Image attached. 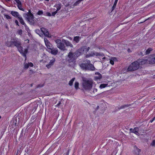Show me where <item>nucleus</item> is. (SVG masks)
<instances>
[{"label": "nucleus", "instance_id": "obj_1", "mask_svg": "<svg viewBox=\"0 0 155 155\" xmlns=\"http://www.w3.org/2000/svg\"><path fill=\"white\" fill-rule=\"evenodd\" d=\"M93 86L92 81L84 80L82 83L83 88L86 90H89L92 88Z\"/></svg>", "mask_w": 155, "mask_h": 155}, {"label": "nucleus", "instance_id": "obj_2", "mask_svg": "<svg viewBox=\"0 0 155 155\" xmlns=\"http://www.w3.org/2000/svg\"><path fill=\"white\" fill-rule=\"evenodd\" d=\"M76 59L77 58L74 55V54L71 51L68 54L67 57L66 59V61L68 63H72L73 64L75 63Z\"/></svg>", "mask_w": 155, "mask_h": 155}, {"label": "nucleus", "instance_id": "obj_3", "mask_svg": "<svg viewBox=\"0 0 155 155\" xmlns=\"http://www.w3.org/2000/svg\"><path fill=\"white\" fill-rule=\"evenodd\" d=\"M12 41L13 47L14 46L16 47L18 51H19L21 49H23L22 46V44L20 40H19L17 38L12 39Z\"/></svg>", "mask_w": 155, "mask_h": 155}, {"label": "nucleus", "instance_id": "obj_4", "mask_svg": "<svg viewBox=\"0 0 155 155\" xmlns=\"http://www.w3.org/2000/svg\"><path fill=\"white\" fill-rule=\"evenodd\" d=\"M139 64L137 61L132 63L127 68V70L129 71H132L136 70L139 68Z\"/></svg>", "mask_w": 155, "mask_h": 155}, {"label": "nucleus", "instance_id": "obj_5", "mask_svg": "<svg viewBox=\"0 0 155 155\" xmlns=\"http://www.w3.org/2000/svg\"><path fill=\"white\" fill-rule=\"evenodd\" d=\"M25 19L28 21L29 24L31 25H35V21L34 19L35 17L34 15H32L30 16H28L26 18H25Z\"/></svg>", "mask_w": 155, "mask_h": 155}, {"label": "nucleus", "instance_id": "obj_6", "mask_svg": "<svg viewBox=\"0 0 155 155\" xmlns=\"http://www.w3.org/2000/svg\"><path fill=\"white\" fill-rule=\"evenodd\" d=\"M87 70L94 71L95 69V68L94 67V65L90 63L91 61H90L88 60L87 61Z\"/></svg>", "mask_w": 155, "mask_h": 155}, {"label": "nucleus", "instance_id": "obj_7", "mask_svg": "<svg viewBox=\"0 0 155 155\" xmlns=\"http://www.w3.org/2000/svg\"><path fill=\"white\" fill-rule=\"evenodd\" d=\"M141 151V150L139 149L135 145L134 146L133 153L134 155H139Z\"/></svg>", "mask_w": 155, "mask_h": 155}, {"label": "nucleus", "instance_id": "obj_8", "mask_svg": "<svg viewBox=\"0 0 155 155\" xmlns=\"http://www.w3.org/2000/svg\"><path fill=\"white\" fill-rule=\"evenodd\" d=\"M56 61L55 58H53L52 59L50 60V62L48 64L46 65V67L48 69L50 68L52 66L54 63Z\"/></svg>", "mask_w": 155, "mask_h": 155}, {"label": "nucleus", "instance_id": "obj_9", "mask_svg": "<svg viewBox=\"0 0 155 155\" xmlns=\"http://www.w3.org/2000/svg\"><path fill=\"white\" fill-rule=\"evenodd\" d=\"M73 54H74V55L75 56L76 58H77L78 57L82 54L83 53L80 48L77 50V51L73 53Z\"/></svg>", "mask_w": 155, "mask_h": 155}, {"label": "nucleus", "instance_id": "obj_10", "mask_svg": "<svg viewBox=\"0 0 155 155\" xmlns=\"http://www.w3.org/2000/svg\"><path fill=\"white\" fill-rule=\"evenodd\" d=\"M57 47L61 50L63 51L67 50V49L66 48L63 42H61L59 45H57Z\"/></svg>", "mask_w": 155, "mask_h": 155}, {"label": "nucleus", "instance_id": "obj_11", "mask_svg": "<svg viewBox=\"0 0 155 155\" xmlns=\"http://www.w3.org/2000/svg\"><path fill=\"white\" fill-rule=\"evenodd\" d=\"M62 41L63 43L65 44V45L67 46H69L71 48L73 47V45L70 42L68 41L65 40L64 39H62Z\"/></svg>", "mask_w": 155, "mask_h": 155}, {"label": "nucleus", "instance_id": "obj_12", "mask_svg": "<svg viewBox=\"0 0 155 155\" xmlns=\"http://www.w3.org/2000/svg\"><path fill=\"white\" fill-rule=\"evenodd\" d=\"M13 123L14 124L15 127L17 126L19 124V117H15L13 119V120H12Z\"/></svg>", "mask_w": 155, "mask_h": 155}, {"label": "nucleus", "instance_id": "obj_13", "mask_svg": "<svg viewBox=\"0 0 155 155\" xmlns=\"http://www.w3.org/2000/svg\"><path fill=\"white\" fill-rule=\"evenodd\" d=\"M80 67L83 70H87V62L86 63H81L79 64Z\"/></svg>", "mask_w": 155, "mask_h": 155}, {"label": "nucleus", "instance_id": "obj_14", "mask_svg": "<svg viewBox=\"0 0 155 155\" xmlns=\"http://www.w3.org/2000/svg\"><path fill=\"white\" fill-rule=\"evenodd\" d=\"M81 51H82V53L83 54L84 52H85L86 53H87L89 50L90 49V48L89 47H87V48L86 46H83L80 48Z\"/></svg>", "mask_w": 155, "mask_h": 155}, {"label": "nucleus", "instance_id": "obj_15", "mask_svg": "<svg viewBox=\"0 0 155 155\" xmlns=\"http://www.w3.org/2000/svg\"><path fill=\"white\" fill-rule=\"evenodd\" d=\"M152 58L149 60V62L150 64H155V54H153L152 55Z\"/></svg>", "mask_w": 155, "mask_h": 155}, {"label": "nucleus", "instance_id": "obj_16", "mask_svg": "<svg viewBox=\"0 0 155 155\" xmlns=\"http://www.w3.org/2000/svg\"><path fill=\"white\" fill-rule=\"evenodd\" d=\"M51 51H50L51 54L56 55L57 54L58 52V49L57 48H52L51 49Z\"/></svg>", "mask_w": 155, "mask_h": 155}, {"label": "nucleus", "instance_id": "obj_17", "mask_svg": "<svg viewBox=\"0 0 155 155\" xmlns=\"http://www.w3.org/2000/svg\"><path fill=\"white\" fill-rule=\"evenodd\" d=\"M18 19L19 21L21 24L24 25L25 27H27V26L24 22L23 18L20 15L18 17Z\"/></svg>", "mask_w": 155, "mask_h": 155}, {"label": "nucleus", "instance_id": "obj_18", "mask_svg": "<svg viewBox=\"0 0 155 155\" xmlns=\"http://www.w3.org/2000/svg\"><path fill=\"white\" fill-rule=\"evenodd\" d=\"M131 105V104H124L123 105H122L119 107H118L117 109H116V110L115 111V112H116V111H118L120 109H124L125 108V107H128L130 106Z\"/></svg>", "mask_w": 155, "mask_h": 155}, {"label": "nucleus", "instance_id": "obj_19", "mask_svg": "<svg viewBox=\"0 0 155 155\" xmlns=\"http://www.w3.org/2000/svg\"><path fill=\"white\" fill-rule=\"evenodd\" d=\"M11 14L14 17H17V18L20 16L19 15V13L18 12L15 11H12L11 12Z\"/></svg>", "mask_w": 155, "mask_h": 155}, {"label": "nucleus", "instance_id": "obj_20", "mask_svg": "<svg viewBox=\"0 0 155 155\" xmlns=\"http://www.w3.org/2000/svg\"><path fill=\"white\" fill-rule=\"evenodd\" d=\"M31 15H33L31 12L30 10H28V12L26 13H24L23 15V16L24 18H26L28 16H30Z\"/></svg>", "mask_w": 155, "mask_h": 155}, {"label": "nucleus", "instance_id": "obj_21", "mask_svg": "<svg viewBox=\"0 0 155 155\" xmlns=\"http://www.w3.org/2000/svg\"><path fill=\"white\" fill-rule=\"evenodd\" d=\"M81 39V38L79 36H76L74 37L73 41H75L76 43H78Z\"/></svg>", "mask_w": 155, "mask_h": 155}, {"label": "nucleus", "instance_id": "obj_22", "mask_svg": "<svg viewBox=\"0 0 155 155\" xmlns=\"http://www.w3.org/2000/svg\"><path fill=\"white\" fill-rule=\"evenodd\" d=\"M61 4L60 3L57 4L55 5V7L57 8L56 11L57 12L61 9Z\"/></svg>", "mask_w": 155, "mask_h": 155}, {"label": "nucleus", "instance_id": "obj_23", "mask_svg": "<svg viewBox=\"0 0 155 155\" xmlns=\"http://www.w3.org/2000/svg\"><path fill=\"white\" fill-rule=\"evenodd\" d=\"M12 41H8L6 43V45L8 47H13Z\"/></svg>", "mask_w": 155, "mask_h": 155}, {"label": "nucleus", "instance_id": "obj_24", "mask_svg": "<svg viewBox=\"0 0 155 155\" xmlns=\"http://www.w3.org/2000/svg\"><path fill=\"white\" fill-rule=\"evenodd\" d=\"M118 1V0H115V2H114V4L113 5L111 8V12H112L114 10V9L116 8V5Z\"/></svg>", "mask_w": 155, "mask_h": 155}, {"label": "nucleus", "instance_id": "obj_25", "mask_svg": "<svg viewBox=\"0 0 155 155\" xmlns=\"http://www.w3.org/2000/svg\"><path fill=\"white\" fill-rule=\"evenodd\" d=\"M153 51V49L151 48H148L145 53V54L147 55L149 54L150 52Z\"/></svg>", "mask_w": 155, "mask_h": 155}, {"label": "nucleus", "instance_id": "obj_26", "mask_svg": "<svg viewBox=\"0 0 155 155\" xmlns=\"http://www.w3.org/2000/svg\"><path fill=\"white\" fill-rule=\"evenodd\" d=\"M36 32L40 36H41L43 35L41 33V30L39 29H36L35 30Z\"/></svg>", "mask_w": 155, "mask_h": 155}, {"label": "nucleus", "instance_id": "obj_27", "mask_svg": "<svg viewBox=\"0 0 155 155\" xmlns=\"http://www.w3.org/2000/svg\"><path fill=\"white\" fill-rule=\"evenodd\" d=\"M45 45H46L47 48L50 49H51L53 47H52V45L50 43V42L48 43L47 44H45Z\"/></svg>", "mask_w": 155, "mask_h": 155}, {"label": "nucleus", "instance_id": "obj_28", "mask_svg": "<svg viewBox=\"0 0 155 155\" xmlns=\"http://www.w3.org/2000/svg\"><path fill=\"white\" fill-rule=\"evenodd\" d=\"M20 3L21 4H18V8L19 9H20V10L22 11H24V9L22 8V4L21 2Z\"/></svg>", "mask_w": 155, "mask_h": 155}, {"label": "nucleus", "instance_id": "obj_29", "mask_svg": "<svg viewBox=\"0 0 155 155\" xmlns=\"http://www.w3.org/2000/svg\"><path fill=\"white\" fill-rule=\"evenodd\" d=\"M75 79V78H72L69 81V84L70 86H71L73 85V84L74 81Z\"/></svg>", "mask_w": 155, "mask_h": 155}, {"label": "nucleus", "instance_id": "obj_30", "mask_svg": "<svg viewBox=\"0 0 155 155\" xmlns=\"http://www.w3.org/2000/svg\"><path fill=\"white\" fill-rule=\"evenodd\" d=\"M41 32H42L43 34H44L45 32H46V31H47L48 30L46 28H41L40 29Z\"/></svg>", "mask_w": 155, "mask_h": 155}, {"label": "nucleus", "instance_id": "obj_31", "mask_svg": "<svg viewBox=\"0 0 155 155\" xmlns=\"http://www.w3.org/2000/svg\"><path fill=\"white\" fill-rule=\"evenodd\" d=\"M44 35L45 36L48 38H50L51 37V35L49 34V33L48 31H46V32L44 34Z\"/></svg>", "mask_w": 155, "mask_h": 155}, {"label": "nucleus", "instance_id": "obj_32", "mask_svg": "<svg viewBox=\"0 0 155 155\" xmlns=\"http://www.w3.org/2000/svg\"><path fill=\"white\" fill-rule=\"evenodd\" d=\"M18 51L22 54V55L24 56H25L26 54L24 53V52H23V49H21Z\"/></svg>", "mask_w": 155, "mask_h": 155}, {"label": "nucleus", "instance_id": "obj_33", "mask_svg": "<svg viewBox=\"0 0 155 155\" xmlns=\"http://www.w3.org/2000/svg\"><path fill=\"white\" fill-rule=\"evenodd\" d=\"M107 85V84H101L100 86V88L101 89L104 88L106 87Z\"/></svg>", "mask_w": 155, "mask_h": 155}, {"label": "nucleus", "instance_id": "obj_34", "mask_svg": "<svg viewBox=\"0 0 155 155\" xmlns=\"http://www.w3.org/2000/svg\"><path fill=\"white\" fill-rule=\"evenodd\" d=\"M83 0H78L74 4V6H76L78 5L81 1Z\"/></svg>", "mask_w": 155, "mask_h": 155}, {"label": "nucleus", "instance_id": "obj_35", "mask_svg": "<svg viewBox=\"0 0 155 155\" xmlns=\"http://www.w3.org/2000/svg\"><path fill=\"white\" fill-rule=\"evenodd\" d=\"M79 83L78 82H75L74 84V87L76 89H77L78 88Z\"/></svg>", "mask_w": 155, "mask_h": 155}, {"label": "nucleus", "instance_id": "obj_36", "mask_svg": "<svg viewBox=\"0 0 155 155\" xmlns=\"http://www.w3.org/2000/svg\"><path fill=\"white\" fill-rule=\"evenodd\" d=\"M134 130H139V128L137 127H135L134 129L132 128H130V132L131 133H133L134 131Z\"/></svg>", "mask_w": 155, "mask_h": 155}, {"label": "nucleus", "instance_id": "obj_37", "mask_svg": "<svg viewBox=\"0 0 155 155\" xmlns=\"http://www.w3.org/2000/svg\"><path fill=\"white\" fill-rule=\"evenodd\" d=\"M56 43L57 44V45H59L61 43V40L60 39H57L55 41Z\"/></svg>", "mask_w": 155, "mask_h": 155}, {"label": "nucleus", "instance_id": "obj_38", "mask_svg": "<svg viewBox=\"0 0 155 155\" xmlns=\"http://www.w3.org/2000/svg\"><path fill=\"white\" fill-rule=\"evenodd\" d=\"M102 76L101 74H100V75H98V76L95 77V78L97 79H100L102 78Z\"/></svg>", "mask_w": 155, "mask_h": 155}, {"label": "nucleus", "instance_id": "obj_39", "mask_svg": "<svg viewBox=\"0 0 155 155\" xmlns=\"http://www.w3.org/2000/svg\"><path fill=\"white\" fill-rule=\"evenodd\" d=\"M43 13V12L42 10H39L37 13V14L38 15H41Z\"/></svg>", "mask_w": 155, "mask_h": 155}, {"label": "nucleus", "instance_id": "obj_40", "mask_svg": "<svg viewBox=\"0 0 155 155\" xmlns=\"http://www.w3.org/2000/svg\"><path fill=\"white\" fill-rule=\"evenodd\" d=\"M138 130H134V131L133 133H134L137 136L139 135V133L138 132Z\"/></svg>", "mask_w": 155, "mask_h": 155}, {"label": "nucleus", "instance_id": "obj_41", "mask_svg": "<svg viewBox=\"0 0 155 155\" xmlns=\"http://www.w3.org/2000/svg\"><path fill=\"white\" fill-rule=\"evenodd\" d=\"M29 48V46L27 47V48L25 49L24 51H23V52L24 53L26 54L28 53V49Z\"/></svg>", "mask_w": 155, "mask_h": 155}, {"label": "nucleus", "instance_id": "obj_42", "mask_svg": "<svg viewBox=\"0 0 155 155\" xmlns=\"http://www.w3.org/2000/svg\"><path fill=\"white\" fill-rule=\"evenodd\" d=\"M150 145L153 147H155V140H153Z\"/></svg>", "mask_w": 155, "mask_h": 155}, {"label": "nucleus", "instance_id": "obj_43", "mask_svg": "<svg viewBox=\"0 0 155 155\" xmlns=\"http://www.w3.org/2000/svg\"><path fill=\"white\" fill-rule=\"evenodd\" d=\"M44 41L45 44H47L48 43L50 42L46 38H45Z\"/></svg>", "mask_w": 155, "mask_h": 155}, {"label": "nucleus", "instance_id": "obj_44", "mask_svg": "<svg viewBox=\"0 0 155 155\" xmlns=\"http://www.w3.org/2000/svg\"><path fill=\"white\" fill-rule=\"evenodd\" d=\"M5 16L7 19H11V17L8 15H5Z\"/></svg>", "mask_w": 155, "mask_h": 155}, {"label": "nucleus", "instance_id": "obj_45", "mask_svg": "<svg viewBox=\"0 0 155 155\" xmlns=\"http://www.w3.org/2000/svg\"><path fill=\"white\" fill-rule=\"evenodd\" d=\"M18 34L21 35L22 34V31L21 29H20L18 31Z\"/></svg>", "mask_w": 155, "mask_h": 155}, {"label": "nucleus", "instance_id": "obj_46", "mask_svg": "<svg viewBox=\"0 0 155 155\" xmlns=\"http://www.w3.org/2000/svg\"><path fill=\"white\" fill-rule=\"evenodd\" d=\"M29 67V65L27 63L25 64L24 65V68L26 69H28Z\"/></svg>", "mask_w": 155, "mask_h": 155}, {"label": "nucleus", "instance_id": "obj_47", "mask_svg": "<svg viewBox=\"0 0 155 155\" xmlns=\"http://www.w3.org/2000/svg\"><path fill=\"white\" fill-rule=\"evenodd\" d=\"M104 54L102 53L99 52L98 53V56H104Z\"/></svg>", "mask_w": 155, "mask_h": 155}, {"label": "nucleus", "instance_id": "obj_48", "mask_svg": "<svg viewBox=\"0 0 155 155\" xmlns=\"http://www.w3.org/2000/svg\"><path fill=\"white\" fill-rule=\"evenodd\" d=\"M29 66L32 67L33 66V64L31 62H29L28 63Z\"/></svg>", "mask_w": 155, "mask_h": 155}, {"label": "nucleus", "instance_id": "obj_49", "mask_svg": "<svg viewBox=\"0 0 155 155\" xmlns=\"http://www.w3.org/2000/svg\"><path fill=\"white\" fill-rule=\"evenodd\" d=\"M110 64H111L112 65H114V60H110Z\"/></svg>", "mask_w": 155, "mask_h": 155}, {"label": "nucleus", "instance_id": "obj_50", "mask_svg": "<svg viewBox=\"0 0 155 155\" xmlns=\"http://www.w3.org/2000/svg\"><path fill=\"white\" fill-rule=\"evenodd\" d=\"M61 104V101H59V103L58 104L55 105V107H59L60 106Z\"/></svg>", "mask_w": 155, "mask_h": 155}, {"label": "nucleus", "instance_id": "obj_51", "mask_svg": "<svg viewBox=\"0 0 155 155\" xmlns=\"http://www.w3.org/2000/svg\"><path fill=\"white\" fill-rule=\"evenodd\" d=\"M57 12L56 11L53 12L52 13V15H51L54 16L55 14L57 13Z\"/></svg>", "mask_w": 155, "mask_h": 155}, {"label": "nucleus", "instance_id": "obj_52", "mask_svg": "<svg viewBox=\"0 0 155 155\" xmlns=\"http://www.w3.org/2000/svg\"><path fill=\"white\" fill-rule=\"evenodd\" d=\"M97 97L100 98L103 97V96L101 94H97Z\"/></svg>", "mask_w": 155, "mask_h": 155}, {"label": "nucleus", "instance_id": "obj_53", "mask_svg": "<svg viewBox=\"0 0 155 155\" xmlns=\"http://www.w3.org/2000/svg\"><path fill=\"white\" fill-rule=\"evenodd\" d=\"M18 4H21V2L19 1V0H14Z\"/></svg>", "mask_w": 155, "mask_h": 155}, {"label": "nucleus", "instance_id": "obj_54", "mask_svg": "<svg viewBox=\"0 0 155 155\" xmlns=\"http://www.w3.org/2000/svg\"><path fill=\"white\" fill-rule=\"evenodd\" d=\"M15 22L17 25L19 26L18 24V22L17 20H15Z\"/></svg>", "mask_w": 155, "mask_h": 155}, {"label": "nucleus", "instance_id": "obj_55", "mask_svg": "<svg viewBox=\"0 0 155 155\" xmlns=\"http://www.w3.org/2000/svg\"><path fill=\"white\" fill-rule=\"evenodd\" d=\"M46 14H47V15L48 16H50L51 15V14L50 12H47L46 13Z\"/></svg>", "mask_w": 155, "mask_h": 155}, {"label": "nucleus", "instance_id": "obj_56", "mask_svg": "<svg viewBox=\"0 0 155 155\" xmlns=\"http://www.w3.org/2000/svg\"><path fill=\"white\" fill-rule=\"evenodd\" d=\"M155 120V117H153V119H152V120H151L150 121V123H152V122H153V120Z\"/></svg>", "mask_w": 155, "mask_h": 155}, {"label": "nucleus", "instance_id": "obj_57", "mask_svg": "<svg viewBox=\"0 0 155 155\" xmlns=\"http://www.w3.org/2000/svg\"><path fill=\"white\" fill-rule=\"evenodd\" d=\"M94 52H92L91 54L90 55L91 56H93L94 55Z\"/></svg>", "mask_w": 155, "mask_h": 155}, {"label": "nucleus", "instance_id": "obj_58", "mask_svg": "<svg viewBox=\"0 0 155 155\" xmlns=\"http://www.w3.org/2000/svg\"><path fill=\"white\" fill-rule=\"evenodd\" d=\"M98 52H94V55L95 56H98Z\"/></svg>", "mask_w": 155, "mask_h": 155}, {"label": "nucleus", "instance_id": "obj_59", "mask_svg": "<svg viewBox=\"0 0 155 155\" xmlns=\"http://www.w3.org/2000/svg\"><path fill=\"white\" fill-rule=\"evenodd\" d=\"M25 152L26 153H28V148H27L25 150Z\"/></svg>", "mask_w": 155, "mask_h": 155}, {"label": "nucleus", "instance_id": "obj_60", "mask_svg": "<svg viewBox=\"0 0 155 155\" xmlns=\"http://www.w3.org/2000/svg\"><path fill=\"white\" fill-rule=\"evenodd\" d=\"M127 51L129 53H130V52H131V50H130V49L129 48H128Z\"/></svg>", "mask_w": 155, "mask_h": 155}, {"label": "nucleus", "instance_id": "obj_61", "mask_svg": "<svg viewBox=\"0 0 155 155\" xmlns=\"http://www.w3.org/2000/svg\"><path fill=\"white\" fill-rule=\"evenodd\" d=\"M97 89L96 88H94L93 90V92L94 93V92H97Z\"/></svg>", "mask_w": 155, "mask_h": 155}, {"label": "nucleus", "instance_id": "obj_62", "mask_svg": "<svg viewBox=\"0 0 155 155\" xmlns=\"http://www.w3.org/2000/svg\"><path fill=\"white\" fill-rule=\"evenodd\" d=\"M43 86V85H42L41 86L40 84H39V85H38L37 86V87H42Z\"/></svg>", "mask_w": 155, "mask_h": 155}, {"label": "nucleus", "instance_id": "obj_63", "mask_svg": "<svg viewBox=\"0 0 155 155\" xmlns=\"http://www.w3.org/2000/svg\"><path fill=\"white\" fill-rule=\"evenodd\" d=\"M152 18V17H149V18H148L147 19H146V20H145L144 21H146L147 20H149V19H150L151 18Z\"/></svg>", "mask_w": 155, "mask_h": 155}, {"label": "nucleus", "instance_id": "obj_64", "mask_svg": "<svg viewBox=\"0 0 155 155\" xmlns=\"http://www.w3.org/2000/svg\"><path fill=\"white\" fill-rule=\"evenodd\" d=\"M100 74L98 72H96L95 73V74H97V75H100Z\"/></svg>", "mask_w": 155, "mask_h": 155}]
</instances>
